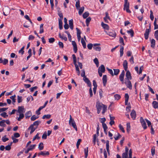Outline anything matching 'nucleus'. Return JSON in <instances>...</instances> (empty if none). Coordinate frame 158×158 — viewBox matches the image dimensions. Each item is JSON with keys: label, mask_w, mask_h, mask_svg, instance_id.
Listing matches in <instances>:
<instances>
[{"label": "nucleus", "mask_w": 158, "mask_h": 158, "mask_svg": "<svg viewBox=\"0 0 158 158\" xmlns=\"http://www.w3.org/2000/svg\"><path fill=\"white\" fill-rule=\"evenodd\" d=\"M116 34L114 31H112L109 32V36L115 38L116 36Z\"/></svg>", "instance_id": "18"}, {"label": "nucleus", "mask_w": 158, "mask_h": 158, "mask_svg": "<svg viewBox=\"0 0 158 158\" xmlns=\"http://www.w3.org/2000/svg\"><path fill=\"white\" fill-rule=\"evenodd\" d=\"M2 140L3 142H5L9 140V139L6 138V135L4 136L2 138Z\"/></svg>", "instance_id": "56"}, {"label": "nucleus", "mask_w": 158, "mask_h": 158, "mask_svg": "<svg viewBox=\"0 0 158 158\" xmlns=\"http://www.w3.org/2000/svg\"><path fill=\"white\" fill-rule=\"evenodd\" d=\"M55 41V39L54 38H51L48 39V42L50 43H53Z\"/></svg>", "instance_id": "55"}, {"label": "nucleus", "mask_w": 158, "mask_h": 158, "mask_svg": "<svg viewBox=\"0 0 158 158\" xmlns=\"http://www.w3.org/2000/svg\"><path fill=\"white\" fill-rule=\"evenodd\" d=\"M124 83L126 85L127 87L129 88V89H132V85L131 81L130 80H127V81H126V80L125 81Z\"/></svg>", "instance_id": "6"}, {"label": "nucleus", "mask_w": 158, "mask_h": 158, "mask_svg": "<svg viewBox=\"0 0 158 158\" xmlns=\"http://www.w3.org/2000/svg\"><path fill=\"white\" fill-rule=\"evenodd\" d=\"M127 33L130 34L131 37H132L134 36V32L132 29H130L129 30H127Z\"/></svg>", "instance_id": "19"}, {"label": "nucleus", "mask_w": 158, "mask_h": 158, "mask_svg": "<svg viewBox=\"0 0 158 158\" xmlns=\"http://www.w3.org/2000/svg\"><path fill=\"white\" fill-rule=\"evenodd\" d=\"M136 113L134 110H131V112L130 114L131 116V118L133 119H135L136 117Z\"/></svg>", "instance_id": "9"}, {"label": "nucleus", "mask_w": 158, "mask_h": 158, "mask_svg": "<svg viewBox=\"0 0 158 158\" xmlns=\"http://www.w3.org/2000/svg\"><path fill=\"white\" fill-rule=\"evenodd\" d=\"M43 143H40L38 146V148L40 150H42L44 148Z\"/></svg>", "instance_id": "39"}, {"label": "nucleus", "mask_w": 158, "mask_h": 158, "mask_svg": "<svg viewBox=\"0 0 158 158\" xmlns=\"http://www.w3.org/2000/svg\"><path fill=\"white\" fill-rule=\"evenodd\" d=\"M84 10V7H81L80 9L79 10L78 12V14L80 15H81Z\"/></svg>", "instance_id": "35"}, {"label": "nucleus", "mask_w": 158, "mask_h": 158, "mask_svg": "<svg viewBox=\"0 0 158 158\" xmlns=\"http://www.w3.org/2000/svg\"><path fill=\"white\" fill-rule=\"evenodd\" d=\"M152 105L155 109H158V102L156 101H153L152 102Z\"/></svg>", "instance_id": "17"}, {"label": "nucleus", "mask_w": 158, "mask_h": 158, "mask_svg": "<svg viewBox=\"0 0 158 158\" xmlns=\"http://www.w3.org/2000/svg\"><path fill=\"white\" fill-rule=\"evenodd\" d=\"M59 37L62 40H64L65 41H66L67 40V38L65 36H64V35H61L60 33H59Z\"/></svg>", "instance_id": "25"}, {"label": "nucleus", "mask_w": 158, "mask_h": 158, "mask_svg": "<svg viewBox=\"0 0 158 158\" xmlns=\"http://www.w3.org/2000/svg\"><path fill=\"white\" fill-rule=\"evenodd\" d=\"M119 128L124 133L125 132V130L124 129V128L121 124H120L119 126Z\"/></svg>", "instance_id": "63"}, {"label": "nucleus", "mask_w": 158, "mask_h": 158, "mask_svg": "<svg viewBox=\"0 0 158 158\" xmlns=\"http://www.w3.org/2000/svg\"><path fill=\"white\" fill-rule=\"evenodd\" d=\"M51 117V115L49 114H48L47 115H43L42 117V118L43 119H44L45 118L49 119Z\"/></svg>", "instance_id": "38"}, {"label": "nucleus", "mask_w": 158, "mask_h": 158, "mask_svg": "<svg viewBox=\"0 0 158 158\" xmlns=\"http://www.w3.org/2000/svg\"><path fill=\"white\" fill-rule=\"evenodd\" d=\"M102 80L103 85L105 86L107 82V76L106 75H104L103 76Z\"/></svg>", "instance_id": "16"}, {"label": "nucleus", "mask_w": 158, "mask_h": 158, "mask_svg": "<svg viewBox=\"0 0 158 158\" xmlns=\"http://www.w3.org/2000/svg\"><path fill=\"white\" fill-rule=\"evenodd\" d=\"M127 132L129 133L131 129L130 124V123H127Z\"/></svg>", "instance_id": "37"}, {"label": "nucleus", "mask_w": 158, "mask_h": 158, "mask_svg": "<svg viewBox=\"0 0 158 158\" xmlns=\"http://www.w3.org/2000/svg\"><path fill=\"white\" fill-rule=\"evenodd\" d=\"M151 46L152 48H154L155 46V40L154 39H152L151 41Z\"/></svg>", "instance_id": "23"}, {"label": "nucleus", "mask_w": 158, "mask_h": 158, "mask_svg": "<svg viewBox=\"0 0 158 158\" xmlns=\"http://www.w3.org/2000/svg\"><path fill=\"white\" fill-rule=\"evenodd\" d=\"M150 17L152 21H153L154 19V16L153 15V12L152 10H150Z\"/></svg>", "instance_id": "51"}, {"label": "nucleus", "mask_w": 158, "mask_h": 158, "mask_svg": "<svg viewBox=\"0 0 158 158\" xmlns=\"http://www.w3.org/2000/svg\"><path fill=\"white\" fill-rule=\"evenodd\" d=\"M88 147L84 149V152L85 154V157L87 158L88 155Z\"/></svg>", "instance_id": "31"}, {"label": "nucleus", "mask_w": 158, "mask_h": 158, "mask_svg": "<svg viewBox=\"0 0 158 158\" xmlns=\"http://www.w3.org/2000/svg\"><path fill=\"white\" fill-rule=\"evenodd\" d=\"M109 19V17L108 16V12H106V17L104 18V21L106 23H108V21L107 19Z\"/></svg>", "instance_id": "44"}, {"label": "nucleus", "mask_w": 158, "mask_h": 158, "mask_svg": "<svg viewBox=\"0 0 158 158\" xmlns=\"http://www.w3.org/2000/svg\"><path fill=\"white\" fill-rule=\"evenodd\" d=\"M81 139H79L78 140L77 142V144H76V146H77V148H78L79 145L80 144V143L81 141Z\"/></svg>", "instance_id": "57"}, {"label": "nucleus", "mask_w": 158, "mask_h": 158, "mask_svg": "<svg viewBox=\"0 0 158 158\" xmlns=\"http://www.w3.org/2000/svg\"><path fill=\"white\" fill-rule=\"evenodd\" d=\"M129 2H124V9L126 10L127 13H131V10L129 9Z\"/></svg>", "instance_id": "3"}, {"label": "nucleus", "mask_w": 158, "mask_h": 158, "mask_svg": "<svg viewBox=\"0 0 158 158\" xmlns=\"http://www.w3.org/2000/svg\"><path fill=\"white\" fill-rule=\"evenodd\" d=\"M58 15L60 17V18L59 19H61V20H62L63 17L62 14L60 12H59L58 13Z\"/></svg>", "instance_id": "60"}, {"label": "nucleus", "mask_w": 158, "mask_h": 158, "mask_svg": "<svg viewBox=\"0 0 158 158\" xmlns=\"http://www.w3.org/2000/svg\"><path fill=\"white\" fill-rule=\"evenodd\" d=\"M91 20V18L90 17H89L86 20V26H88L89 25V22Z\"/></svg>", "instance_id": "43"}, {"label": "nucleus", "mask_w": 158, "mask_h": 158, "mask_svg": "<svg viewBox=\"0 0 158 158\" xmlns=\"http://www.w3.org/2000/svg\"><path fill=\"white\" fill-rule=\"evenodd\" d=\"M24 115L23 113L19 114V117L18 118L17 120L18 121H20L21 119L23 118Z\"/></svg>", "instance_id": "36"}, {"label": "nucleus", "mask_w": 158, "mask_h": 158, "mask_svg": "<svg viewBox=\"0 0 158 158\" xmlns=\"http://www.w3.org/2000/svg\"><path fill=\"white\" fill-rule=\"evenodd\" d=\"M8 60L6 59H4L3 60H2V63L4 65L8 63Z\"/></svg>", "instance_id": "61"}, {"label": "nucleus", "mask_w": 158, "mask_h": 158, "mask_svg": "<svg viewBox=\"0 0 158 158\" xmlns=\"http://www.w3.org/2000/svg\"><path fill=\"white\" fill-rule=\"evenodd\" d=\"M58 21L59 29L60 30H61L63 28L62 20H61V19H59Z\"/></svg>", "instance_id": "28"}, {"label": "nucleus", "mask_w": 158, "mask_h": 158, "mask_svg": "<svg viewBox=\"0 0 158 158\" xmlns=\"http://www.w3.org/2000/svg\"><path fill=\"white\" fill-rule=\"evenodd\" d=\"M12 142H11L10 143V145H9L7 146H6L5 148L6 150L9 151L11 149V145H12Z\"/></svg>", "instance_id": "48"}, {"label": "nucleus", "mask_w": 158, "mask_h": 158, "mask_svg": "<svg viewBox=\"0 0 158 158\" xmlns=\"http://www.w3.org/2000/svg\"><path fill=\"white\" fill-rule=\"evenodd\" d=\"M37 128V127H34V126H33V125H31L30 127L28 128V130L31 129V131L30 132V134H31Z\"/></svg>", "instance_id": "15"}, {"label": "nucleus", "mask_w": 158, "mask_h": 158, "mask_svg": "<svg viewBox=\"0 0 158 158\" xmlns=\"http://www.w3.org/2000/svg\"><path fill=\"white\" fill-rule=\"evenodd\" d=\"M151 31L148 29H146L144 34V37L146 40H148V38L149 34Z\"/></svg>", "instance_id": "12"}, {"label": "nucleus", "mask_w": 158, "mask_h": 158, "mask_svg": "<svg viewBox=\"0 0 158 158\" xmlns=\"http://www.w3.org/2000/svg\"><path fill=\"white\" fill-rule=\"evenodd\" d=\"M41 155L44 156H45L46 155H48L49 154L48 152L47 151H41Z\"/></svg>", "instance_id": "29"}, {"label": "nucleus", "mask_w": 158, "mask_h": 158, "mask_svg": "<svg viewBox=\"0 0 158 158\" xmlns=\"http://www.w3.org/2000/svg\"><path fill=\"white\" fill-rule=\"evenodd\" d=\"M154 36L156 39L158 38V30L156 31L155 32Z\"/></svg>", "instance_id": "64"}, {"label": "nucleus", "mask_w": 158, "mask_h": 158, "mask_svg": "<svg viewBox=\"0 0 158 158\" xmlns=\"http://www.w3.org/2000/svg\"><path fill=\"white\" fill-rule=\"evenodd\" d=\"M75 6L76 8L77 9H78L80 7V1L79 0H78L76 2Z\"/></svg>", "instance_id": "49"}, {"label": "nucleus", "mask_w": 158, "mask_h": 158, "mask_svg": "<svg viewBox=\"0 0 158 158\" xmlns=\"http://www.w3.org/2000/svg\"><path fill=\"white\" fill-rule=\"evenodd\" d=\"M40 134V133H38L33 138L32 140L34 141L36 139H39L40 138V137L39 136V135Z\"/></svg>", "instance_id": "50"}, {"label": "nucleus", "mask_w": 158, "mask_h": 158, "mask_svg": "<svg viewBox=\"0 0 158 158\" xmlns=\"http://www.w3.org/2000/svg\"><path fill=\"white\" fill-rule=\"evenodd\" d=\"M113 70L114 71V75H118V73L120 72V70L119 69H114Z\"/></svg>", "instance_id": "40"}, {"label": "nucleus", "mask_w": 158, "mask_h": 158, "mask_svg": "<svg viewBox=\"0 0 158 158\" xmlns=\"http://www.w3.org/2000/svg\"><path fill=\"white\" fill-rule=\"evenodd\" d=\"M0 115L4 118H5L6 117H7L8 116V115H7L6 113L5 112H4L2 113Z\"/></svg>", "instance_id": "53"}, {"label": "nucleus", "mask_w": 158, "mask_h": 158, "mask_svg": "<svg viewBox=\"0 0 158 158\" xmlns=\"http://www.w3.org/2000/svg\"><path fill=\"white\" fill-rule=\"evenodd\" d=\"M81 42L82 43L83 47L84 48H86V43L83 38L81 40Z\"/></svg>", "instance_id": "32"}, {"label": "nucleus", "mask_w": 158, "mask_h": 158, "mask_svg": "<svg viewBox=\"0 0 158 158\" xmlns=\"http://www.w3.org/2000/svg\"><path fill=\"white\" fill-rule=\"evenodd\" d=\"M132 150L130 149L129 150V158H132Z\"/></svg>", "instance_id": "58"}, {"label": "nucleus", "mask_w": 158, "mask_h": 158, "mask_svg": "<svg viewBox=\"0 0 158 158\" xmlns=\"http://www.w3.org/2000/svg\"><path fill=\"white\" fill-rule=\"evenodd\" d=\"M119 42V43L122 44L123 45H125V44L124 43L123 39L122 37H120Z\"/></svg>", "instance_id": "52"}, {"label": "nucleus", "mask_w": 158, "mask_h": 158, "mask_svg": "<svg viewBox=\"0 0 158 158\" xmlns=\"http://www.w3.org/2000/svg\"><path fill=\"white\" fill-rule=\"evenodd\" d=\"M99 69H100L99 70L100 71L103 72H104L105 71V68L103 64L101 65V66L99 67L98 69V70H99Z\"/></svg>", "instance_id": "26"}, {"label": "nucleus", "mask_w": 158, "mask_h": 158, "mask_svg": "<svg viewBox=\"0 0 158 158\" xmlns=\"http://www.w3.org/2000/svg\"><path fill=\"white\" fill-rule=\"evenodd\" d=\"M18 112L19 114L23 113L25 112L23 106H19Z\"/></svg>", "instance_id": "13"}, {"label": "nucleus", "mask_w": 158, "mask_h": 158, "mask_svg": "<svg viewBox=\"0 0 158 158\" xmlns=\"http://www.w3.org/2000/svg\"><path fill=\"white\" fill-rule=\"evenodd\" d=\"M129 152V148L127 146H126L125 148V152L123 153L122 155L128 156Z\"/></svg>", "instance_id": "20"}, {"label": "nucleus", "mask_w": 158, "mask_h": 158, "mask_svg": "<svg viewBox=\"0 0 158 158\" xmlns=\"http://www.w3.org/2000/svg\"><path fill=\"white\" fill-rule=\"evenodd\" d=\"M114 97L115 100H118L121 98L120 96L118 94H116L114 95Z\"/></svg>", "instance_id": "45"}, {"label": "nucleus", "mask_w": 158, "mask_h": 158, "mask_svg": "<svg viewBox=\"0 0 158 158\" xmlns=\"http://www.w3.org/2000/svg\"><path fill=\"white\" fill-rule=\"evenodd\" d=\"M47 134L46 132L45 131L44 133V134L42 136V138L43 139H47Z\"/></svg>", "instance_id": "62"}, {"label": "nucleus", "mask_w": 158, "mask_h": 158, "mask_svg": "<svg viewBox=\"0 0 158 158\" xmlns=\"http://www.w3.org/2000/svg\"><path fill=\"white\" fill-rule=\"evenodd\" d=\"M140 123L142 124V127L144 129H145L147 128L146 124L143 118L141 117L140 118Z\"/></svg>", "instance_id": "4"}, {"label": "nucleus", "mask_w": 158, "mask_h": 158, "mask_svg": "<svg viewBox=\"0 0 158 158\" xmlns=\"http://www.w3.org/2000/svg\"><path fill=\"white\" fill-rule=\"evenodd\" d=\"M101 25L103 29L104 30V31L108 34L106 31H108L109 30L108 25L107 24L104 23L103 22H102L101 23Z\"/></svg>", "instance_id": "5"}, {"label": "nucleus", "mask_w": 158, "mask_h": 158, "mask_svg": "<svg viewBox=\"0 0 158 158\" xmlns=\"http://www.w3.org/2000/svg\"><path fill=\"white\" fill-rule=\"evenodd\" d=\"M31 115L32 113L31 111H27L25 114L26 118H29Z\"/></svg>", "instance_id": "27"}, {"label": "nucleus", "mask_w": 158, "mask_h": 158, "mask_svg": "<svg viewBox=\"0 0 158 158\" xmlns=\"http://www.w3.org/2000/svg\"><path fill=\"white\" fill-rule=\"evenodd\" d=\"M44 24L42 23L41 24L40 26V33L42 34L44 32V29H43Z\"/></svg>", "instance_id": "33"}, {"label": "nucleus", "mask_w": 158, "mask_h": 158, "mask_svg": "<svg viewBox=\"0 0 158 158\" xmlns=\"http://www.w3.org/2000/svg\"><path fill=\"white\" fill-rule=\"evenodd\" d=\"M39 116H36V115H34L31 116V121H33L36 120V119L39 118Z\"/></svg>", "instance_id": "46"}, {"label": "nucleus", "mask_w": 158, "mask_h": 158, "mask_svg": "<svg viewBox=\"0 0 158 158\" xmlns=\"http://www.w3.org/2000/svg\"><path fill=\"white\" fill-rule=\"evenodd\" d=\"M89 14L87 11L85 12L83 15V17L84 19H85L89 15Z\"/></svg>", "instance_id": "41"}, {"label": "nucleus", "mask_w": 158, "mask_h": 158, "mask_svg": "<svg viewBox=\"0 0 158 158\" xmlns=\"http://www.w3.org/2000/svg\"><path fill=\"white\" fill-rule=\"evenodd\" d=\"M83 80L89 86V87H91V83L88 78H87L86 77H83Z\"/></svg>", "instance_id": "8"}, {"label": "nucleus", "mask_w": 158, "mask_h": 158, "mask_svg": "<svg viewBox=\"0 0 158 158\" xmlns=\"http://www.w3.org/2000/svg\"><path fill=\"white\" fill-rule=\"evenodd\" d=\"M15 95L10 97V98L12 100V102L13 104H14V103L16 102L15 99Z\"/></svg>", "instance_id": "47"}, {"label": "nucleus", "mask_w": 158, "mask_h": 158, "mask_svg": "<svg viewBox=\"0 0 158 158\" xmlns=\"http://www.w3.org/2000/svg\"><path fill=\"white\" fill-rule=\"evenodd\" d=\"M121 135L118 133H117L116 134H115L114 136V137L115 140H118L119 138L121 137Z\"/></svg>", "instance_id": "22"}, {"label": "nucleus", "mask_w": 158, "mask_h": 158, "mask_svg": "<svg viewBox=\"0 0 158 158\" xmlns=\"http://www.w3.org/2000/svg\"><path fill=\"white\" fill-rule=\"evenodd\" d=\"M35 146H36L35 144L31 145L28 148V149H29L30 151H31V150H32L33 149H34L35 148Z\"/></svg>", "instance_id": "54"}, {"label": "nucleus", "mask_w": 158, "mask_h": 158, "mask_svg": "<svg viewBox=\"0 0 158 158\" xmlns=\"http://www.w3.org/2000/svg\"><path fill=\"white\" fill-rule=\"evenodd\" d=\"M96 107L97 110V113L98 114L100 113L102 109V114H104L107 110V106L98 101L96 103Z\"/></svg>", "instance_id": "1"}, {"label": "nucleus", "mask_w": 158, "mask_h": 158, "mask_svg": "<svg viewBox=\"0 0 158 158\" xmlns=\"http://www.w3.org/2000/svg\"><path fill=\"white\" fill-rule=\"evenodd\" d=\"M100 44H94L93 48L96 51H100L101 50V48L99 46H97L99 45Z\"/></svg>", "instance_id": "10"}, {"label": "nucleus", "mask_w": 158, "mask_h": 158, "mask_svg": "<svg viewBox=\"0 0 158 158\" xmlns=\"http://www.w3.org/2000/svg\"><path fill=\"white\" fill-rule=\"evenodd\" d=\"M70 118L69 120V124L71 125L75 129V130L76 131H77V126L76 125L75 122L73 119H72V116L71 115H70Z\"/></svg>", "instance_id": "2"}, {"label": "nucleus", "mask_w": 158, "mask_h": 158, "mask_svg": "<svg viewBox=\"0 0 158 158\" xmlns=\"http://www.w3.org/2000/svg\"><path fill=\"white\" fill-rule=\"evenodd\" d=\"M123 66L125 70L127 71L128 68V63L127 60H125L123 61Z\"/></svg>", "instance_id": "11"}, {"label": "nucleus", "mask_w": 158, "mask_h": 158, "mask_svg": "<svg viewBox=\"0 0 158 158\" xmlns=\"http://www.w3.org/2000/svg\"><path fill=\"white\" fill-rule=\"evenodd\" d=\"M121 48L120 49V56L121 57L122 56L123 54V50H124V47L123 46H120Z\"/></svg>", "instance_id": "30"}, {"label": "nucleus", "mask_w": 158, "mask_h": 158, "mask_svg": "<svg viewBox=\"0 0 158 158\" xmlns=\"http://www.w3.org/2000/svg\"><path fill=\"white\" fill-rule=\"evenodd\" d=\"M94 63L96 64L97 67H98L99 66V62H98V59L96 58H95L94 60Z\"/></svg>", "instance_id": "42"}, {"label": "nucleus", "mask_w": 158, "mask_h": 158, "mask_svg": "<svg viewBox=\"0 0 158 158\" xmlns=\"http://www.w3.org/2000/svg\"><path fill=\"white\" fill-rule=\"evenodd\" d=\"M69 27L70 28L71 30H73V19H71L69 21Z\"/></svg>", "instance_id": "21"}, {"label": "nucleus", "mask_w": 158, "mask_h": 158, "mask_svg": "<svg viewBox=\"0 0 158 158\" xmlns=\"http://www.w3.org/2000/svg\"><path fill=\"white\" fill-rule=\"evenodd\" d=\"M126 78H125V81L127 80H130L131 79L132 77L131 76V74L130 72L129 71H127L126 73Z\"/></svg>", "instance_id": "7"}, {"label": "nucleus", "mask_w": 158, "mask_h": 158, "mask_svg": "<svg viewBox=\"0 0 158 158\" xmlns=\"http://www.w3.org/2000/svg\"><path fill=\"white\" fill-rule=\"evenodd\" d=\"M110 117V121L109 122V124L111 125L112 126L114 124V119H115V117L114 116H111L110 115H109Z\"/></svg>", "instance_id": "14"}, {"label": "nucleus", "mask_w": 158, "mask_h": 158, "mask_svg": "<svg viewBox=\"0 0 158 158\" xmlns=\"http://www.w3.org/2000/svg\"><path fill=\"white\" fill-rule=\"evenodd\" d=\"M17 101H18V102L19 103L20 102H21L22 101V97L21 96H18Z\"/></svg>", "instance_id": "59"}, {"label": "nucleus", "mask_w": 158, "mask_h": 158, "mask_svg": "<svg viewBox=\"0 0 158 158\" xmlns=\"http://www.w3.org/2000/svg\"><path fill=\"white\" fill-rule=\"evenodd\" d=\"M41 123V122L40 121H35L31 125H33V126H36L37 127V126Z\"/></svg>", "instance_id": "34"}, {"label": "nucleus", "mask_w": 158, "mask_h": 158, "mask_svg": "<svg viewBox=\"0 0 158 158\" xmlns=\"http://www.w3.org/2000/svg\"><path fill=\"white\" fill-rule=\"evenodd\" d=\"M102 126L103 128L104 129V130L105 133L106 135H107V132H106V130L108 128H107V127L106 124H105V123H103V124H102Z\"/></svg>", "instance_id": "24"}]
</instances>
